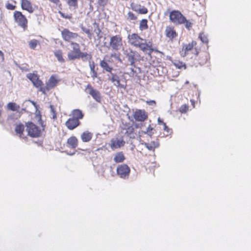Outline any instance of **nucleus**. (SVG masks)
I'll return each instance as SVG.
<instances>
[{
	"label": "nucleus",
	"instance_id": "2",
	"mask_svg": "<svg viewBox=\"0 0 251 251\" xmlns=\"http://www.w3.org/2000/svg\"><path fill=\"white\" fill-rule=\"evenodd\" d=\"M72 50L68 53V58L69 60H74L79 59V54L81 51L79 45L75 42H72L71 43Z\"/></svg>",
	"mask_w": 251,
	"mask_h": 251
},
{
	"label": "nucleus",
	"instance_id": "38",
	"mask_svg": "<svg viewBox=\"0 0 251 251\" xmlns=\"http://www.w3.org/2000/svg\"><path fill=\"white\" fill-rule=\"evenodd\" d=\"M68 4L70 6L74 7L75 8H76L77 6V0H68Z\"/></svg>",
	"mask_w": 251,
	"mask_h": 251
},
{
	"label": "nucleus",
	"instance_id": "40",
	"mask_svg": "<svg viewBox=\"0 0 251 251\" xmlns=\"http://www.w3.org/2000/svg\"><path fill=\"white\" fill-rule=\"evenodd\" d=\"M94 32L96 34H97L99 38H101L102 36L100 35L101 30L98 26H97V27L94 29Z\"/></svg>",
	"mask_w": 251,
	"mask_h": 251
},
{
	"label": "nucleus",
	"instance_id": "7",
	"mask_svg": "<svg viewBox=\"0 0 251 251\" xmlns=\"http://www.w3.org/2000/svg\"><path fill=\"white\" fill-rule=\"evenodd\" d=\"M85 91L86 93H89L96 101L99 102H100L101 100L100 93L98 90L94 89L91 85L88 84Z\"/></svg>",
	"mask_w": 251,
	"mask_h": 251
},
{
	"label": "nucleus",
	"instance_id": "4",
	"mask_svg": "<svg viewBox=\"0 0 251 251\" xmlns=\"http://www.w3.org/2000/svg\"><path fill=\"white\" fill-rule=\"evenodd\" d=\"M123 46L122 38L120 35H116L110 38L109 47L113 50H118Z\"/></svg>",
	"mask_w": 251,
	"mask_h": 251
},
{
	"label": "nucleus",
	"instance_id": "57",
	"mask_svg": "<svg viewBox=\"0 0 251 251\" xmlns=\"http://www.w3.org/2000/svg\"><path fill=\"white\" fill-rule=\"evenodd\" d=\"M198 52L197 51H196V52H195V54L196 55H197V54H198Z\"/></svg>",
	"mask_w": 251,
	"mask_h": 251
},
{
	"label": "nucleus",
	"instance_id": "31",
	"mask_svg": "<svg viewBox=\"0 0 251 251\" xmlns=\"http://www.w3.org/2000/svg\"><path fill=\"white\" fill-rule=\"evenodd\" d=\"M100 66L107 72H111L112 68L110 67L107 62L105 61L102 60L100 63Z\"/></svg>",
	"mask_w": 251,
	"mask_h": 251
},
{
	"label": "nucleus",
	"instance_id": "23",
	"mask_svg": "<svg viewBox=\"0 0 251 251\" xmlns=\"http://www.w3.org/2000/svg\"><path fill=\"white\" fill-rule=\"evenodd\" d=\"M67 144L71 148L75 149L77 146L78 140L75 136H72L68 139Z\"/></svg>",
	"mask_w": 251,
	"mask_h": 251
},
{
	"label": "nucleus",
	"instance_id": "51",
	"mask_svg": "<svg viewBox=\"0 0 251 251\" xmlns=\"http://www.w3.org/2000/svg\"><path fill=\"white\" fill-rule=\"evenodd\" d=\"M40 91H41L44 94H45L46 91H47L46 88V87H42L41 86H40Z\"/></svg>",
	"mask_w": 251,
	"mask_h": 251
},
{
	"label": "nucleus",
	"instance_id": "12",
	"mask_svg": "<svg viewBox=\"0 0 251 251\" xmlns=\"http://www.w3.org/2000/svg\"><path fill=\"white\" fill-rule=\"evenodd\" d=\"M59 79L55 75H51L46 84V88L47 90H50L54 87L58 82Z\"/></svg>",
	"mask_w": 251,
	"mask_h": 251
},
{
	"label": "nucleus",
	"instance_id": "18",
	"mask_svg": "<svg viewBox=\"0 0 251 251\" xmlns=\"http://www.w3.org/2000/svg\"><path fill=\"white\" fill-rule=\"evenodd\" d=\"M141 145H144L147 149L149 151H153L154 149L159 146V143L157 141H152L150 143H146L143 141L142 139L140 141Z\"/></svg>",
	"mask_w": 251,
	"mask_h": 251
},
{
	"label": "nucleus",
	"instance_id": "6",
	"mask_svg": "<svg viewBox=\"0 0 251 251\" xmlns=\"http://www.w3.org/2000/svg\"><path fill=\"white\" fill-rule=\"evenodd\" d=\"M26 130L28 134L32 137H39L41 134V130L36 125L32 123H29L26 125Z\"/></svg>",
	"mask_w": 251,
	"mask_h": 251
},
{
	"label": "nucleus",
	"instance_id": "13",
	"mask_svg": "<svg viewBox=\"0 0 251 251\" xmlns=\"http://www.w3.org/2000/svg\"><path fill=\"white\" fill-rule=\"evenodd\" d=\"M27 77L32 82L33 84L36 87H39L43 84L42 81L39 79L38 75L36 74H28L27 75Z\"/></svg>",
	"mask_w": 251,
	"mask_h": 251
},
{
	"label": "nucleus",
	"instance_id": "54",
	"mask_svg": "<svg viewBox=\"0 0 251 251\" xmlns=\"http://www.w3.org/2000/svg\"><path fill=\"white\" fill-rule=\"evenodd\" d=\"M29 101L30 102H31V103L34 105V106L35 107V108L37 109V107H38V106L36 105V103L33 101H32V100H29Z\"/></svg>",
	"mask_w": 251,
	"mask_h": 251
},
{
	"label": "nucleus",
	"instance_id": "19",
	"mask_svg": "<svg viewBox=\"0 0 251 251\" xmlns=\"http://www.w3.org/2000/svg\"><path fill=\"white\" fill-rule=\"evenodd\" d=\"M21 6L23 9L27 11L30 13H32L34 11L31 3L28 0H21Z\"/></svg>",
	"mask_w": 251,
	"mask_h": 251
},
{
	"label": "nucleus",
	"instance_id": "36",
	"mask_svg": "<svg viewBox=\"0 0 251 251\" xmlns=\"http://www.w3.org/2000/svg\"><path fill=\"white\" fill-rule=\"evenodd\" d=\"M81 30L85 32L88 36L89 39H91L92 37V34L91 33L90 30L89 28H87L83 26H81Z\"/></svg>",
	"mask_w": 251,
	"mask_h": 251
},
{
	"label": "nucleus",
	"instance_id": "16",
	"mask_svg": "<svg viewBox=\"0 0 251 251\" xmlns=\"http://www.w3.org/2000/svg\"><path fill=\"white\" fill-rule=\"evenodd\" d=\"M80 124V122L77 119L75 118H70L65 123L66 126L67 128L70 130H73L78 126Z\"/></svg>",
	"mask_w": 251,
	"mask_h": 251
},
{
	"label": "nucleus",
	"instance_id": "42",
	"mask_svg": "<svg viewBox=\"0 0 251 251\" xmlns=\"http://www.w3.org/2000/svg\"><path fill=\"white\" fill-rule=\"evenodd\" d=\"M7 9H9V10H14L15 9L16 6L10 3H8L7 2L6 4V5H5Z\"/></svg>",
	"mask_w": 251,
	"mask_h": 251
},
{
	"label": "nucleus",
	"instance_id": "34",
	"mask_svg": "<svg viewBox=\"0 0 251 251\" xmlns=\"http://www.w3.org/2000/svg\"><path fill=\"white\" fill-rule=\"evenodd\" d=\"M140 28L141 30H144L148 28L147 20L143 19L140 23Z\"/></svg>",
	"mask_w": 251,
	"mask_h": 251
},
{
	"label": "nucleus",
	"instance_id": "30",
	"mask_svg": "<svg viewBox=\"0 0 251 251\" xmlns=\"http://www.w3.org/2000/svg\"><path fill=\"white\" fill-rule=\"evenodd\" d=\"M128 60L130 62V65L133 66L135 62V56L134 53L131 51L130 53L126 54Z\"/></svg>",
	"mask_w": 251,
	"mask_h": 251
},
{
	"label": "nucleus",
	"instance_id": "27",
	"mask_svg": "<svg viewBox=\"0 0 251 251\" xmlns=\"http://www.w3.org/2000/svg\"><path fill=\"white\" fill-rule=\"evenodd\" d=\"M7 108L8 110L12 111H18L20 108V106L15 102H9L7 105Z\"/></svg>",
	"mask_w": 251,
	"mask_h": 251
},
{
	"label": "nucleus",
	"instance_id": "37",
	"mask_svg": "<svg viewBox=\"0 0 251 251\" xmlns=\"http://www.w3.org/2000/svg\"><path fill=\"white\" fill-rule=\"evenodd\" d=\"M199 38L203 43H207L208 42L207 36L205 35L203 33H201L200 34Z\"/></svg>",
	"mask_w": 251,
	"mask_h": 251
},
{
	"label": "nucleus",
	"instance_id": "48",
	"mask_svg": "<svg viewBox=\"0 0 251 251\" xmlns=\"http://www.w3.org/2000/svg\"><path fill=\"white\" fill-rule=\"evenodd\" d=\"M163 128L168 133H169L170 130V128L166 126V124H163Z\"/></svg>",
	"mask_w": 251,
	"mask_h": 251
},
{
	"label": "nucleus",
	"instance_id": "44",
	"mask_svg": "<svg viewBox=\"0 0 251 251\" xmlns=\"http://www.w3.org/2000/svg\"><path fill=\"white\" fill-rule=\"evenodd\" d=\"M183 24H185V26L187 29H189L192 25V24L189 21H187L186 19L185 22H184Z\"/></svg>",
	"mask_w": 251,
	"mask_h": 251
},
{
	"label": "nucleus",
	"instance_id": "46",
	"mask_svg": "<svg viewBox=\"0 0 251 251\" xmlns=\"http://www.w3.org/2000/svg\"><path fill=\"white\" fill-rule=\"evenodd\" d=\"M59 13L60 14V15H61V16L65 19H71L72 17L71 15H68V14H65L64 13H63L61 12H59Z\"/></svg>",
	"mask_w": 251,
	"mask_h": 251
},
{
	"label": "nucleus",
	"instance_id": "21",
	"mask_svg": "<svg viewBox=\"0 0 251 251\" xmlns=\"http://www.w3.org/2000/svg\"><path fill=\"white\" fill-rule=\"evenodd\" d=\"M165 33L166 36L172 39L176 36V33L174 28L171 26H167L165 29Z\"/></svg>",
	"mask_w": 251,
	"mask_h": 251
},
{
	"label": "nucleus",
	"instance_id": "50",
	"mask_svg": "<svg viewBox=\"0 0 251 251\" xmlns=\"http://www.w3.org/2000/svg\"><path fill=\"white\" fill-rule=\"evenodd\" d=\"M130 71H131V72L130 73L128 74V75H130V76H133L134 75V74L135 73V71L134 70V69L132 68H131L130 69Z\"/></svg>",
	"mask_w": 251,
	"mask_h": 251
},
{
	"label": "nucleus",
	"instance_id": "56",
	"mask_svg": "<svg viewBox=\"0 0 251 251\" xmlns=\"http://www.w3.org/2000/svg\"><path fill=\"white\" fill-rule=\"evenodd\" d=\"M189 81H186L185 83V84H189Z\"/></svg>",
	"mask_w": 251,
	"mask_h": 251
},
{
	"label": "nucleus",
	"instance_id": "49",
	"mask_svg": "<svg viewBox=\"0 0 251 251\" xmlns=\"http://www.w3.org/2000/svg\"><path fill=\"white\" fill-rule=\"evenodd\" d=\"M4 60V54L2 51L0 50V61L2 62Z\"/></svg>",
	"mask_w": 251,
	"mask_h": 251
},
{
	"label": "nucleus",
	"instance_id": "39",
	"mask_svg": "<svg viewBox=\"0 0 251 251\" xmlns=\"http://www.w3.org/2000/svg\"><path fill=\"white\" fill-rule=\"evenodd\" d=\"M188 110V106L186 104H184L181 106L180 107L179 111L182 113H186Z\"/></svg>",
	"mask_w": 251,
	"mask_h": 251
},
{
	"label": "nucleus",
	"instance_id": "25",
	"mask_svg": "<svg viewBox=\"0 0 251 251\" xmlns=\"http://www.w3.org/2000/svg\"><path fill=\"white\" fill-rule=\"evenodd\" d=\"M153 128L149 126L146 131L141 130L139 131V135L140 137L144 138L143 135H147L148 136L151 137L153 134Z\"/></svg>",
	"mask_w": 251,
	"mask_h": 251
},
{
	"label": "nucleus",
	"instance_id": "5",
	"mask_svg": "<svg viewBox=\"0 0 251 251\" xmlns=\"http://www.w3.org/2000/svg\"><path fill=\"white\" fill-rule=\"evenodd\" d=\"M15 22L24 29L27 27V21L26 18L20 11H15L14 13Z\"/></svg>",
	"mask_w": 251,
	"mask_h": 251
},
{
	"label": "nucleus",
	"instance_id": "28",
	"mask_svg": "<svg viewBox=\"0 0 251 251\" xmlns=\"http://www.w3.org/2000/svg\"><path fill=\"white\" fill-rule=\"evenodd\" d=\"M81 58L83 61H90L92 59V55L87 52L80 51L79 54V58Z\"/></svg>",
	"mask_w": 251,
	"mask_h": 251
},
{
	"label": "nucleus",
	"instance_id": "11",
	"mask_svg": "<svg viewBox=\"0 0 251 251\" xmlns=\"http://www.w3.org/2000/svg\"><path fill=\"white\" fill-rule=\"evenodd\" d=\"M125 143V141L121 138L112 139L111 140L110 147L113 150H114L124 146Z\"/></svg>",
	"mask_w": 251,
	"mask_h": 251
},
{
	"label": "nucleus",
	"instance_id": "53",
	"mask_svg": "<svg viewBox=\"0 0 251 251\" xmlns=\"http://www.w3.org/2000/svg\"><path fill=\"white\" fill-rule=\"evenodd\" d=\"M158 123L159 125H163V124H165V123L163 122V121L161 120L160 118H158Z\"/></svg>",
	"mask_w": 251,
	"mask_h": 251
},
{
	"label": "nucleus",
	"instance_id": "14",
	"mask_svg": "<svg viewBox=\"0 0 251 251\" xmlns=\"http://www.w3.org/2000/svg\"><path fill=\"white\" fill-rule=\"evenodd\" d=\"M196 45V42L195 41H192L191 43L184 45L182 50L180 51L181 56H185L188 53V51L191 50Z\"/></svg>",
	"mask_w": 251,
	"mask_h": 251
},
{
	"label": "nucleus",
	"instance_id": "9",
	"mask_svg": "<svg viewBox=\"0 0 251 251\" xmlns=\"http://www.w3.org/2000/svg\"><path fill=\"white\" fill-rule=\"evenodd\" d=\"M117 172L120 177L125 178L129 176L130 168L126 164L121 165L118 166Z\"/></svg>",
	"mask_w": 251,
	"mask_h": 251
},
{
	"label": "nucleus",
	"instance_id": "47",
	"mask_svg": "<svg viewBox=\"0 0 251 251\" xmlns=\"http://www.w3.org/2000/svg\"><path fill=\"white\" fill-rule=\"evenodd\" d=\"M90 67L91 71L92 72H93L94 74H96V73L95 72V71H94L95 65H94V62H93L92 63H90Z\"/></svg>",
	"mask_w": 251,
	"mask_h": 251
},
{
	"label": "nucleus",
	"instance_id": "33",
	"mask_svg": "<svg viewBox=\"0 0 251 251\" xmlns=\"http://www.w3.org/2000/svg\"><path fill=\"white\" fill-rule=\"evenodd\" d=\"M173 64L178 69H181L183 67H184V69H186V65L182 62L176 60L173 62Z\"/></svg>",
	"mask_w": 251,
	"mask_h": 251
},
{
	"label": "nucleus",
	"instance_id": "17",
	"mask_svg": "<svg viewBox=\"0 0 251 251\" xmlns=\"http://www.w3.org/2000/svg\"><path fill=\"white\" fill-rule=\"evenodd\" d=\"M131 7L133 10L140 14H146L148 12V10L145 7L141 6L135 2H132L131 4Z\"/></svg>",
	"mask_w": 251,
	"mask_h": 251
},
{
	"label": "nucleus",
	"instance_id": "32",
	"mask_svg": "<svg viewBox=\"0 0 251 251\" xmlns=\"http://www.w3.org/2000/svg\"><path fill=\"white\" fill-rule=\"evenodd\" d=\"M125 130L126 131L125 132V134L129 136L130 137H132V135L134 132V128L132 126H128L125 128Z\"/></svg>",
	"mask_w": 251,
	"mask_h": 251
},
{
	"label": "nucleus",
	"instance_id": "41",
	"mask_svg": "<svg viewBox=\"0 0 251 251\" xmlns=\"http://www.w3.org/2000/svg\"><path fill=\"white\" fill-rule=\"evenodd\" d=\"M50 108L51 112L52 114V118L53 119H55L56 118V117L55 111L54 108L53 107V106L52 105H50Z\"/></svg>",
	"mask_w": 251,
	"mask_h": 251
},
{
	"label": "nucleus",
	"instance_id": "20",
	"mask_svg": "<svg viewBox=\"0 0 251 251\" xmlns=\"http://www.w3.org/2000/svg\"><path fill=\"white\" fill-rule=\"evenodd\" d=\"M24 129L25 126L22 124L19 123L16 125L15 131L16 134H18L19 137L21 138H24L25 137L23 134Z\"/></svg>",
	"mask_w": 251,
	"mask_h": 251
},
{
	"label": "nucleus",
	"instance_id": "26",
	"mask_svg": "<svg viewBox=\"0 0 251 251\" xmlns=\"http://www.w3.org/2000/svg\"><path fill=\"white\" fill-rule=\"evenodd\" d=\"M72 115L73 116V118L77 119L78 121L82 119L83 117L82 112L79 109L74 110L72 112Z\"/></svg>",
	"mask_w": 251,
	"mask_h": 251
},
{
	"label": "nucleus",
	"instance_id": "1",
	"mask_svg": "<svg viewBox=\"0 0 251 251\" xmlns=\"http://www.w3.org/2000/svg\"><path fill=\"white\" fill-rule=\"evenodd\" d=\"M127 39L130 45L140 48L143 52H146L149 50H152L151 46L146 43V40L141 38L137 34H129Z\"/></svg>",
	"mask_w": 251,
	"mask_h": 251
},
{
	"label": "nucleus",
	"instance_id": "3",
	"mask_svg": "<svg viewBox=\"0 0 251 251\" xmlns=\"http://www.w3.org/2000/svg\"><path fill=\"white\" fill-rule=\"evenodd\" d=\"M170 21L176 24H182L186 21V18L183 15L177 10H174L170 14Z\"/></svg>",
	"mask_w": 251,
	"mask_h": 251
},
{
	"label": "nucleus",
	"instance_id": "52",
	"mask_svg": "<svg viewBox=\"0 0 251 251\" xmlns=\"http://www.w3.org/2000/svg\"><path fill=\"white\" fill-rule=\"evenodd\" d=\"M147 103L149 104V105H155V101L154 100H150V101H147Z\"/></svg>",
	"mask_w": 251,
	"mask_h": 251
},
{
	"label": "nucleus",
	"instance_id": "43",
	"mask_svg": "<svg viewBox=\"0 0 251 251\" xmlns=\"http://www.w3.org/2000/svg\"><path fill=\"white\" fill-rule=\"evenodd\" d=\"M128 17L130 20H134L136 19V17L131 12L128 13Z\"/></svg>",
	"mask_w": 251,
	"mask_h": 251
},
{
	"label": "nucleus",
	"instance_id": "35",
	"mask_svg": "<svg viewBox=\"0 0 251 251\" xmlns=\"http://www.w3.org/2000/svg\"><path fill=\"white\" fill-rule=\"evenodd\" d=\"M38 43L39 42L37 40L33 39L29 41V46L31 49H35Z\"/></svg>",
	"mask_w": 251,
	"mask_h": 251
},
{
	"label": "nucleus",
	"instance_id": "10",
	"mask_svg": "<svg viewBox=\"0 0 251 251\" xmlns=\"http://www.w3.org/2000/svg\"><path fill=\"white\" fill-rule=\"evenodd\" d=\"M109 80L113 83V84L117 87L122 88L125 89L126 86V82L124 83H120V79L119 77L116 74L111 73L109 76Z\"/></svg>",
	"mask_w": 251,
	"mask_h": 251
},
{
	"label": "nucleus",
	"instance_id": "55",
	"mask_svg": "<svg viewBox=\"0 0 251 251\" xmlns=\"http://www.w3.org/2000/svg\"><path fill=\"white\" fill-rule=\"evenodd\" d=\"M191 103H192V104L193 105H194V100H191Z\"/></svg>",
	"mask_w": 251,
	"mask_h": 251
},
{
	"label": "nucleus",
	"instance_id": "29",
	"mask_svg": "<svg viewBox=\"0 0 251 251\" xmlns=\"http://www.w3.org/2000/svg\"><path fill=\"white\" fill-rule=\"evenodd\" d=\"M55 56L57 58L58 61L60 62H64V59L63 57V53L61 50H56L54 52Z\"/></svg>",
	"mask_w": 251,
	"mask_h": 251
},
{
	"label": "nucleus",
	"instance_id": "45",
	"mask_svg": "<svg viewBox=\"0 0 251 251\" xmlns=\"http://www.w3.org/2000/svg\"><path fill=\"white\" fill-rule=\"evenodd\" d=\"M98 2L100 5L104 6L107 4V0H98Z\"/></svg>",
	"mask_w": 251,
	"mask_h": 251
},
{
	"label": "nucleus",
	"instance_id": "24",
	"mask_svg": "<svg viewBox=\"0 0 251 251\" xmlns=\"http://www.w3.org/2000/svg\"><path fill=\"white\" fill-rule=\"evenodd\" d=\"M113 159L117 163H121L123 162L125 160V157L122 152H118L115 153Z\"/></svg>",
	"mask_w": 251,
	"mask_h": 251
},
{
	"label": "nucleus",
	"instance_id": "15",
	"mask_svg": "<svg viewBox=\"0 0 251 251\" xmlns=\"http://www.w3.org/2000/svg\"><path fill=\"white\" fill-rule=\"evenodd\" d=\"M133 117L136 121L142 122L147 118V115L144 110H137L134 112Z\"/></svg>",
	"mask_w": 251,
	"mask_h": 251
},
{
	"label": "nucleus",
	"instance_id": "58",
	"mask_svg": "<svg viewBox=\"0 0 251 251\" xmlns=\"http://www.w3.org/2000/svg\"><path fill=\"white\" fill-rule=\"evenodd\" d=\"M75 152L73 153H71V154H70V155H73L74 154Z\"/></svg>",
	"mask_w": 251,
	"mask_h": 251
},
{
	"label": "nucleus",
	"instance_id": "8",
	"mask_svg": "<svg viewBox=\"0 0 251 251\" xmlns=\"http://www.w3.org/2000/svg\"><path fill=\"white\" fill-rule=\"evenodd\" d=\"M63 39L67 42H72V40L75 39L78 35L76 33L70 31L68 29H64L61 32Z\"/></svg>",
	"mask_w": 251,
	"mask_h": 251
},
{
	"label": "nucleus",
	"instance_id": "22",
	"mask_svg": "<svg viewBox=\"0 0 251 251\" xmlns=\"http://www.w3.org/2000/svg\"><path fill=\"white\" fill-rule=\"evenodd\" d=\"M92 136V133L88 131H85L81 135V139L83 142H88L91 140Z\"/></svg>",
	"mask_w": 251,
	"mask_h": 251
}]
</instances>
